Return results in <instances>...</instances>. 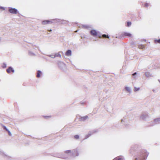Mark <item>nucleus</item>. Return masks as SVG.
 <instances>
[{"mask_svg": "<svg viewBox=\"0 0 160 160\" xmlns=\"http://www.w3.org/2000/svg\"><path fill=\"white\" fill-rule=\"evenodd\" d=\"M130 153L132 155H134L135 160H144L146 159L148 153L145 150H141L140 148H138V146L135 145L132 147L130 149Z\"/></svg>", "mask_w": 160, "mask_h": 160, "instance_id": "obj_1", "label": "nucleus"}, {"mask_svg": "<svg viewBox=\"0 0 160 160\" xmlns=\"http://www.w3.org/2000/svg\"><path fill=\"white\" fill-rule=\"evenodd\" d=\"M90 33L92 36L94 37H95L96 36H97L99 38H101V35H100L98 34V33L95 30H92L90 31Z\"/></svg>", "mask_w": 160, "mask_h": 160, "instance_id": "obj_2", "label": "nucleus"}, {"mask_svg": "<svg viewBox=\"0 0 160 160\" xmlns=\"http://www.w3.org/2000/svg\"><path fill=\"white\" fill-rule=\"evenodd\" d=\"M140 118L145 121H148L149 119V116L146 113L142 114L140 116Z\"/></svg>", "mask_w": 160, "mask_h": 160, "instance_id": "obj_3", "label": "nucleus"}, {"mask_svg": "<svg viewBox=\"0 0 160 160\" xmlns=\"http://www.w3.org/2000/svg\"><path fill=\"white\" fill-rule=\"evenodd\" d=\"M79 154V153L77 149H73L72 151L71 155L72 157H75L76 156H78Z\"/></svg>", "mask_w": 160, "mask_h": 160, "instance_id": "obj_4", "label": "nucleus"}, {"mask_svg": "<svg viewBox=\"0 0 160 160\" xmlns=\"http://www.w3.org/2000/svg\"><path fill=\"white\" fill-rule=\"evenodd\" d=\"M98 132L97 130H93L91 131H90L88 134L86 135L85 137V139H87L89 137H90L94 133H96Z\"/></svg>", "mask_w": 160, "mask_h": 160, "instance_id": "obj_5", "label": "nucleus"}, {"mask_svg": "<svg viewBox=\"0 0 160 160\" xmlns=\"http://www.w3.org/2000/svg\"><path fill=\"white\" fill-rule=\"evenodd\" d=\"M8 11L10 13L12 14H17L18 12L17 9L11 7L8 8Z\"/></svg>", "mask_w": 160, "mask_h": 160, "instance_id": "obj_6", "label": "nucleus"}, {"mask_svg": "<svg viewBox=\"0 0 160 160\" xmlns=\"http://www.w3.org/2000/svg\"><path fill=\"white\" fill-rule=\"evenodd\" d=\"M49 24H52V23H57L59 22L60 21V19L58 18H55L54 19H51L48 20Z\"/></svg>", "mask_w": 160, "mask_h": 160, "instance_id": "obj_7", "label": "nucleus"}, {"mask_svg": "<svg viewBox=\"0 0 160 160\" xmlns=\"http://www.w3.org/2000/svg\"><path fill=\"white\" fill-rule=\"evenodd\" d=\"M53 156L55 157L67 159L68 158V157H66L64 155L61 154L59 153H57L56 154H55L54 155H53Z\"/></svg>", "mask_w": 160, "mask_h": 160, "instance_id": "obj_8", "label": "nucleus"}, {"mask_svg": "<svg viewBox=\"0 0 160 160\" xmlns=\"http://www.w3.org/2000/svg\"><path fill=\"white\" fill-rule=\"evenodd\" d=\"M58 65L61 69H62L65 66V64L63 62H59L58 63Z\"/></svg>", "mask_w": 160, "mask_h": 160, "instance_id": "obj_9", "label": "nucleus"}, {"mask_svg": "<svg viewBox=\"0 0 160 160\" xmlns=\"http://www.w3.org/2000/svg\"><path fill=\"white\" fill-rule=\"evenodd\" d=\"M6 71L8 73H10L11 72L14 73L15 72L14 70L11 66L9 67L6 70Z\"/></svg>", "mask_w": 160, "mask_h": 160, "instance_id": "obj_10", "label": "nucleus"}, {"mask_svg": "<svg viewBox=\"0 0 160 160\" xmlns=\"http://www.w3.org/2000/svg\"><path fill=\"white\" fill-rule=\"evenodd\" d=\"M122 37H124L125 36H128L130 37H132V34L128 32H124L121 34Z\"/></svg>", "mask_w": 160, "mask_h": 160, "instance_id": "obj_11", "label": "nucleus"}, {"mask_svg": "<svg viewBox=\"0 0 160 160\" xmlns=\"http://www.w3.org/2000/svg\"><path fill=\"white\" fill-rule=\"evenodd\" d=\"M68 22V21L60 19V21H59V22H58L57 23L64 24L67 23Z\"/></svg>", "mask_w": 160, "mask_h": 160, "instance_id": "obj_12", "label": "nucleus"}, {"mask_svg": "<svg viewBox=\"0 0 160 160\" xmlns=\"http://www.w3.org/2000/svg\"><path fill=\"white\" fill-rule=\"evenodd\" d=\"M113 160H124V158L123 156H120L115 158Z\"/></svg>", "mask_w": 160, "mask_h": 160, "instance_id": "obj_13", "label": "nucleus"}, {"mask_svg": "<svg viewBox=\"0 0 160 160\" xmlns=\"http://www.w3.org/2000/svg\"><path fill=\"white\" fill-rule=\"evenodd\" d=\"M72 55V51L71 50H68L65 52V55L68 56H70Z\"/></svg>", "mask_w": 160, "mask_h": 160, "instance_id": "obj_14", "label": "nucleus"}, {"mask_svg": "<svg viewBox=\"0 0 160 160\" xmlns=\"http://www.w3.org/2000/svg\"><path fill=\"white\" fill-rule=\"evenodd\" d=\"M88 118V117L87 116L82 117L79 118V120L80 121H84Z\"/></svg>", "mask_w": 160, "mask_h": 160, "instance_id": "obj_15", "label": "nucleus"}, {"mask_svg": "<svg viewBox=\"0 0 160 160\" xmlns=\"http://www.w3.org/2000/svg\"><path fill=\"white\" fill-rule=\"evenodd\" d=\"M153 122L155 124L159 123H160V118L155 119L154 120Z\"/></svg>", "mask_w": 160, "mask_h": 160, "instance_id": "obj_16", "label": "nucleus"}, {"mask_svg": "<svg viewBox=\"0 0 160 160\" xmlns=\"http://www.w3.org/2000/svg\"><path fill=\"white\" fill-rule=\"evenodd\" d=\"M42 74V72L39 70H38L37 71V73L36 76L38 78H39L41 75Z\"/></svg>", "mask_w": 160, "mask_h": 160, "instance_id": "obj_17", "label": "nucleus"}, {"mask_svg": "<svg viewBox=\"0 0 160 160\" xmlns=\"http://www.w3.org/2000/svg\"><path fill=\"white\" fill-rule=\"evenodd\" d=\"M125 89L127 92L129 93H131V90L130 88L128 87H125Z\"/></svg>", "mask_w": 160, "mask_h": 160, "instance_id": "obj_18", "label": "nucleus"}, {"mask_svg": "<svg viewBox=\"0 0 160 160\" xmlns=\"http://www.w3.org/2000/svg\"><path fill=\"white\" fill-rule=\"evenodd\" d=\"M60 52H59L58 53H55L54 54V56H53V58H55L56 57H60V58L61 57V55L60 54Z\"/></svg>", "mask_w": 160, "mask_h": 160, "instance_id": "obj_19", "label": "nucleus"}, {"mask_svg": "<svg viewBox=\"0 0 160 160\" xmlns=\"http://www.w3.org/2000/svg\"><path fill=\"white\" fill-rule=\"evenodd\" d=\"M48 22H49L48 20H43L42 22V24L43 25H45L47 24H49Z\"/></svg>", "mask_w": 160, "mask_h": 160, "instance_id": "obj_20", "label": "nucleus"}, {"mask_svg": "<svg viewBox=\"0 0 160 160\" xmlns=\"http://www.w3.org/2000/svg\"><path fill=\"white\" fill-rule=\"evenodd\" d=\"M109 38V36L108 35H107L106 34H104L102 35V36H101V38Z\"/></svg>", "mask_w": 160, "mask_h": 160, "instance_id": "obj_21", "label": "nucleus"}, {"mask_svg": "<svg viewBox=\"0 0 160 160\" xmlns=\"http://www.w3.org/2000/svg\"><path fill=\"white\" fill-rule=\"evenodd\" d=\"M155 124L154 123V122H151L148 123V125H147L148 126H152L154 125H155Z\"/></svg>", "mask_w": 160, "mask_h": 160, "instance_id": "obj_22", "label": "nucleus"}, {"mask_svg": "<svg viewBox=\"0 0 160 160\" xmlns=\"http://www.w3.org/2000/svg\"><path fill=\"white\" fill-rule=\"evenodd\" d=\"M145 75L147 77H149L151 76V74L150 72H145Z\"/></svg>", "mask_w": 160, "mask_h": 160, "instance_id": "obj_23", "label": "nucleus"}, {"mask_svg": "<svg viewBox=\"0 0 160 160\" xmlns=\"http://www.w3.org/2000/svg\"><path fill=\"white\" fill-rule=\"evenodd\" d=\"M138 47L139 48L141 49H142L144 48L145 46L144 45L142 44H140L138 45Z\"/></svg>", "mask_w": 160, "mask_h": 160, "instance_id": "obj_24", "label": "nucleus"}, {"mask_svg": "<svg viewBox=\"0 0 160 160\" xmlns=\"http://www.w3.org/2000/svg\"><path fill=\"white\" fill-rule=\"evenodd\" d=\"M82 27L83 28H88L90 27L88 25H82Z\"/></svg>", "mask_w": 160, "mask_h": 160, "instance_id": "obj_25", "label": "nucleus"}, {"mask_svg": "<svg viewBox=\"0 0 160 160\" xmlns=\"http://www.w3.org/2000/svg\"><path fill=\"white\" fill-rule=\"evenodd\" d=\"M71 152L72 151L71 150H68L65 151V153L68 154V153H70L71 154Z\"/></svg>", "mask_w": 160, "mask_h": 160, "instance_id": "obj_26", "label": "nucleus"}, {"mask_svg": "<svg viewBox=\"0 0 160 160\" xmlns=\"http://www.w3.org/2000/svg\"><path fill=\"white\" fill-rule=\"evenodd\" d=\"M2 126L3 129L4 130L7 131L8 130V129L7 128V127L5 126L2 125Z\"/></svg>", "mask_w": 160, "mask_h": 160, "instance_id": "obj_27", "label": "nucleus"}, {"mask_svg": "<svg viewBox=\"0 0 160 160\" xmlns=\"http://www.w3.org/2000/svg\"><path fill=\"white\" fill-rule=\"evenodd\" d=\"M131 22H127V24L126 25V26L127 27H129L131 25Z\"/></svg>", "mask_w": 160, "mask_h": 160, "instance_id": "obj_28", "label": "nucleus"}, {"mask_svg": "<svg viewBox=\"0 0 160 160\" xmlns=\"http://www.w3.org/2000/svg\"><path fill=\"white\" fill-rule=\"evenodd\" d=\"M140 88H137L136 87H134V92H136L138 91L140 89Z\"/></svg>", "mask_w": 160, "mask_h": 160, "instance_id": "obj_29", "label": "nucleus"}, {"mask_svg": "<svg viewBox=\"0 0 160 160\" xmlns=\"http://www.w3.org/2000/svg\"><path fill=\"white\" fill-rule=\"evenodd\" d=\"M154 42L155 43H158L160 44V39L155 40Z\"/></svg>", "mask_w": 160, "mask_h": 160, "instance_id": "obj_30", "label": "nucleus"}, {"mask_svg": "<svg viewBox=\"0 0 160 160\" xmlns=\"http://www.w3.org/2000/svg\"><path fill=\"white\" fill-rule=\"evenodd\" d=\"M28 53H29V54L30 55H31V56L35 55V54L34 53L32 52H31L30 51H29Z\"/></svg>", "mask_w": 160, "mask_h": 160, "instance_id": "obj_31", "label": "nucleus"}, {"mask_svg": "<svg viewBox=\"0 0 160 160\" xmlns=\"http://www.w3.org/2000/svg\"><path fill=\"white\" fill-rule=\"evenodd\" d=\"M7 65L5 63H3L2 67L3 68H5L6 67Z\"/></svg>", "mask_w": 160, "mask_h": 160, "instance_id": "obj_32", "label": "nucleus"}, {"mask_svg": "<svg viewBox=\"0 0 160 160\" xmlns=\"http://www.w3.org/2000/svg\"><path fill=\"white\" fill-rule=\"evenodd\" d=\"M47 56L51 57L52 58H53V56H54V55H47Z\"/></svg>", "mask_w": 160, "mask_h": 160, "instance_id": "obj_33", "label": "nucleus"}, {"mask_svg": "<svg viewBox=\"0 0 160 160\" xmlns=\"http://www.w3.org/2000/svg\"><path fill=\"white\" fill-rule=\"evenodd\" d=\"M74 138L76 139H78L79 138V136L78 135H75L74 136Z\"/></svg>", "mask_w": 160, "mask_h": 160, "instance_id": "obj_34", "label": "nucleus"}, {"mask_svg": "<svg viewBox=\"0 0 160 160\" xmlns=\"http://www.w3.org/2000/svg\"><path fill=\"white\" fill-rule=\"evenodd\" d=\"M137 74V72H135L134 73H133L132 74V77H133V78H135V75Z\"/></svg>", "mask_w": 160, "mask_h": 160, "instance_id": "obj_35", "label": "nucleus"}, {"mask_svg": "<svg viewBox=\"0 0 160 160\" xmlns=\"http://www.w3.org/2000/svg\"><path fill=\"white\" fill-rule=\"evenodd\" d=\"M8 132V135L10 136H11L12 135V134L10 131L8 129V130L7 131Z\"/></svg>", "mask_w": 160, "mask_h": 160, "instance_id": "obj_36", "label": "nucleus"}, {"mask_svg": "<svg viewBox=\"0 0 160 160\" xmlns=\"http://www.w3.org/2000/svg\"><path fill=\"white\" fill-rule=\"evenodd\" d=\"M149 5V4L148 3H146L145 4V7H147Z\"/></svg>", "mask_w": 160, "mask_h": 160, "instance_id": "obj_37", "label": "nucleus"}, {"mask_svg": "<svg viewBox=\"0 0 160 160\" xmlns=\"http://www.w3.org/2000/svg\"><path fill=\"white\" fill-rule=\"evenodd\" d=\"M0 8L1 9H2L3 10H5V8L4 7H0Z\"/></svg>", "mask_w": 160, "mask_h": 160, "instance_id": "obj_38", "label": "nucleus"}, {"mask_svg": "<svg viewBox=\"0 0 160 160\" xmlns=\"http://www.w3.org/2000/svg\"><path fill=\"white\" fill-rule=\"evenodd\" d=\"M50 117V116H44L45 118H49Z\"/></svg>", "mask_w": 160, "mask_h": 160, "instance_id": "obj_39", "label": "nucleus"}, {"mask_svg": "<svg viewBox=\"0 0 160 160\" xmlns=\"http://www.w3.org/2000/svg\"><path fill=\"white\" fill-rule=\"evenodd\" d=\"M48 31H49L51 32V31H52V29H50V30H48Z\"/></svg>", "mask_w": 160, "mask_h": 160, "instance_id": "obj_40", "label": "nucleus"}, {"mask_svg": "<svg viewBox=\"0 0 160 160\" xmlns=\"http://www.w3.org/2000/svg\"><path fill=\"white\" fill-rule=\"evenodd\" d=\"M158 81L160 83V80L159 79H158Z\"/></svg>", "mask_w": 160, "mask_h": 160, "instance_id": "obj_41", "label": "nucleus"}, {"mask_svg": "<svg viewBox=\"0 0 160 160\" xmlns=\"http://www.w3.org/2000/svg\"><path fill=\"white\" fill-rule=\"evenodd\" d=\"M152 91H153V92H155V90H154V89H153V90H152Z\"/></svg>", "mask_w": 160, "mask_h": 160, "instance_id": "obj_42", "label": "nucleus"}, {"mask_svg": "<svg viewBox=\"0 0 160 160\" xmlns=\"http://www.w3.org/2000/svg\"><path fill=\"white\" fill-rule=\"evenodd\" d=\"M122 121H123V119H122L121 120V122H122Z\"/></svg>", "mask_w": 160, "mask_h": 160, "instance_id": "obj_43", "label": "nucleus"}, {"mask_svg": "<svg viewBox=\"0 0 160 160\" xmlns=\"http://www.w3.org/2000/svg\"><path fill=\"white\" fill-rule=\"evenodd\" d=\"M84 104V103L82 102V104Z\"/></svg>", "mask_w": 160, "mask_h": 160, "instance_id": "obj_44", "label": "nucleus"}]
</instances>
